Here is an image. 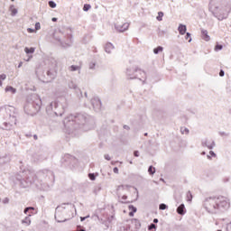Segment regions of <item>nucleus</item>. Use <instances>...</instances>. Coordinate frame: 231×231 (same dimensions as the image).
<instances>
[{
    "label": "nucleus",
    "mask_w": 231,
    "mask_h": 231,
    "mask_svg": "<svg viewBox=\"0 0 231 231\" xmlns=\"http://www.w3.org/2000/svg\"><path fill=\"white\" fill-rule=\"evenodd\" d=\"M204 207L207 210H228L230 200L223 196L208 198L204 201Z\"/></svg>",
    "instance_id": "obj_1"
},
{
    "label": "nucleus",
    "mask_w": 231,
    "mask_h": 231,
    "mask_svg": "<svg viewBox=\"0 0 231 231\" xmlns=\"http://www.w3.org/2000/svg\"><path fill=\"white\" fill-rule=\"evenodd\" d=\"M115 28L117 30V32H125L129 28V23L117 21L115 23Z\"/></svg>",
    "instance_id": "obj_2"
},
{
    "label": "nucleus",
    "mask_w": 231,
    "mask_h": 231,
    "mask_svg": "<svg viewBox=\"0 0 231 231\" xmlns=\"http://www.w3.org/2000/svg\"><path fill=\"white\" fill-rule=\"evenodd\" d=\"M178 30H179V33L180 35H185V33H187V26L186 25L180 24Z\"/></svg>",
    "instance_id": "obj_3"
},
{
    "label": "nucleus",
    "mask_w": 231,
    "mask_h": 231,
    "mask_svg": "<svg viewBox=\"0 0 231 231\" xmlns=\"http://www.w3.org/2000/svg\"><path fill=\"white\" fill-rule=\"evenodd\" d=\"M201 33H202V39H203L204 41H206V42L210 41V36H208V31H207V30H202Z\"/></svg>",
    "instance_id": "obj_4"
},
{
    "label": "nucleus",
    "mask_w": 231,
    "mask_h": 231,
    "mask_svg": "<svg viewBox=\"0 0 231 231\" xmlns=\"http://www.w3.org/2000/svg\"><path fill=\"white\" fill-rule=\"evenodd\" d=\"M177 212L180 215L183 216L185 214V205L181 204L180 206L178 207Z\"/></svg>",
    "instance_id": "obj_5"
},
{
    "label": "nucleus",
    "mask_w": 231,
    "mask_h": 231,
    "mask_svg": "<svg viewBox=\"0 0 231 231\" xmlns=\"http://www.w3.org/2000/svg\"><path fill=\"white\" fill-rule=\"evenodd\" d=\"M128 208L130 210L129 216H130V217H133L134 216V213L136 212V208H134V206H133V205H130L128 207Z\"/></svg>",
    "instance_id": "obj_6"
},
{
    "label": "nucleus",
    "mask_w": 231,
    "mask_h": 231,
    "mask_svg": "<svg viewBox=\"0 0 231 231\" xmlns=\"http://www.w3.org/2000/svg\"><path fill=\"white\" fill-rule=\"evenodd\" d=\"M113 44L111 43H106L105 46V51H106V53H111V50H113Z\"/></svg>",
    "instance_id": "obj_7"
},
{
    "label": "nucleus",
    "mask_w": 231,
    "mask_h": 231,
    "mask_svg": "<svg viewBox=\"0 0 231 231\" xmlns=\"http://www.w3.org/2000/svg\"><path fill=\"white\" fill-rule=\"evenodd\" d=\"M8 91H10L11 93L15 94L16 93V89L14 88V87H10V86H7L5 88V92L8 93Z\"/></svg>",
    "instance_id": "obj_8"
},
{
    "label": "nucleus",
    "mask_w": 231,
    "mask_h": 231,
    "mask_svg": "<svg viewBox=\"0 0 231 231\" xmlns=\"http://www.w3.org/2000/svg\"><path fill=\"white\" fill-rule=\"evenodd\" d=\"M24 51L25 53H35V48L33 47H31V48H28V47H25L24 48Z\"/></svg>",
    "instance_id": "obj_9"
},
{
    "label": "nucleus",
    "mask_w": 231,
    "mask_h": 231,
    "mask_svg": "<svg viewBox=\"0 0 231 231\" xmlns=\"http://www.w3.org/2000/svg\"><path fill=\"white\" fill-rule=\"evenodd\" d=\"M162 51H163V47H162V46H159V47L153 49V53H155V55H158V53H160Z\"/></svg>",
    "instance_id": "obj_10"
},
{
    "label": "nucleus",
    "mask_w": 231,
    "mask_h": 231,
    "mask_svg": "<svg viewBox=\"0 0 231 231\" xmlns=\"http://www.w3.org/2000/svg\"><path fill=\"white\" fill-rule=\"evenodd\" d=\"M22 223L23 224V225H26L27 226L30 225V223H32V220H30V217H25L23 221H22Z\"/></svg>",
    "instance_id": "obj_11"
},
{
    "label": "nucleus",
    "mask_w": 231,
    "mask_h": 231,
    "mask_svg": "<svg viewBox=\"0 0 231 231\" xmlns=\"http://www.w3.org/2000/svg\"><path fill=\"white\" fill-rule=\"evenodd\" d=\"M192 193L190 192V191H188L187 192V195H186V199H187V201H192Z\"/></svg>",
    "instance_id": "obj_12"
},
{
    "label": "nucleus",
    "mask_w": 231,
    "mask_h": 231,
    "mask_svg": "<svg viewBox=\"0 0 231 231\" xmlns=\"http://www.w3.org/2000/svg\"><path fill=\"white\" fill-rule=\"evenodd\" d=\"M84 12H88V10H91V5L89 4H85L83 6Z\"/></svg>",
    "instance_id": "obj_13"
},
{
    "label": "nucleus",
    "mask_w": 231,
    "mask_h": 231,
    "mask_svg": "<svg viewBox=\"0 0 231 231\" xmlns=\"http://www.w3.org/2000/svg\"><path fill=\"white\" fill-rule=\"evenodd\" d=\"M156 19H157V21H162V19H163V12H159Z\"/></svg>",
    "instance_id": "obj_14"
},
{
    "label": "nucleus",
    "mask_w": 231,
    "mask_h": 231,
    "mask_svg": "<svg viewBox=\"0 0 231 231\" xmlns=\"http://www.w3.org/2000/svg\"><path fill=\"white\" fill-rule=\"evenodd\" d=\"M6 79V75L5 74H1L0 75V87L3 86V80Z\"/></svg>",
    "instance_id": "obj_15"
},
{
    "label": "nucleus",
    "mask_w": 231,
    "mask_h": 231,
    "mask_svg": "<svg viewBox=\"0 0 231 231\" xmlns=\"http://www.w3.org/2000/svg\"><path fill=\"white\" fill-rule=\"evenodd\" d=\"M148 172L149 174H154V172H156V169L152 166H150L149 169H148Z\"/></svg>",
    "instance_id": "obj_16"
},
{
    "label": "nucleus",
    "mask_w": 231,
    "mask_h": 231,
    "mask_svg": "<svg viewBox=\"0 0 231 231\" xmlns=\"http://www.w3.org/2000/svg\"><path fill=\"white\" fill-rule=\"evenodd\" d=\"M10 10H11V15H15L17 14V10L15 9V7L11 6Z\"/></svg>",
    "instance_id": "obj_17"
},
{
    "label": "nucleus",
    "mask_w": 231,
    "mask_h": 231,
    "mask_svg": "<svg viewBox=\"0 0 231 231\" xmlns=\"http://www.w3.org/2000/svg\"><path fill=\"white\" fill-rule=\"evenodd\" d=\"M49 6L51 8H56L57 7V4H55V2H53V1H50L49 2Z\"/></svg>",
    "instance_id": "obj_18"
},
{
    "label": "nucleus",
    "mask_w": 231,
    "mask_h": 231,
    "mask_svg": "<svg viewBox=\"0 0 231 231\" xmlns=\"http://www.w3.org/2000/svg\"><path fill=\"white\" fill-rule=\"evenodd\" d=\"M60 207H58L56 208V214H55V217H59V216H60Z\"/></svg>",
    "instance_id": "obj_19"
},
{
    "label": "nucleus",
    "mask_w": 231,
    "mask_h": 231,
    "mask_svg": "<svg viewBox=\"0 0 231 231\" xmlns=\"http://www.w3.org/2000/svg\"><path fill=\"white\" fill-rule=\"evenodd\" d=\"M78 69H79V66L72 65V66L70 67V71H77Z\"/></svg>",
    "instance_id": "obj_20"
},
{
    "label": "nucleus",
    "mask_w": 231,
    "mask_h": 231,
    "mask_svg": "<svg viewBox=\"0 0 231 231\" xmlns=\"http://www.w3.org/2000/svg\"><path fill=\"white\" fill-rule=\"evenodd\" d=\"M88 178H89V180H91L92 181H95V180H96V177H95V174H94V173H89V174H88Z\"/></svg>",
    "instance_id": "obj_21"
},
{
    "label": "nucleus",
    "mask_w": 231,
    "mask_h": 231,
    "mask_svg": "<svg viewBox=\"0 0 231 231\" xmlns=\"http://www.w3.org/2000/svg\"><path fill=\"white\" fill-rule=\"evenodd\" d=\"M159 208H160V210H165V209L167 208V205H165V204H161V205L159 206Z\"/></svg>",
    "instance_id": "obj_22"
},
{
    "label": "nucleus",
    "mask_w": 231,
    "mask_h": 231,
    "mask_svg": "<svg viewBox=\"0 0 231 231\" xmlns=\"http://www.w3.org/2000/svg\"><path fill=\"white\" fill-rule=\"evenodd\" d=\"M186 41H189V42H190V41H192V39L190 38V33L189 32L186 33Z\"/></svg>",
    "instance_id": "obj_23"
},
{
    "label": "nucleus",
    "mask_w": 231,
    "mask_h": 231,
    "mask_svg": "<svg viewBox=\"0 0 231 231\" xmlns=\"http://www.w3.org/2000/svg\"><path fill=\"white\" fill-rule=\"evenodd\" d=\"M219 50H223V45H216L215 51H219Z\"/></svg>",
    "instance_id": "obj_24"
},
{
    "label": "nucleus",
    "mask_w": 231,
    "mask_h": 231,
    "mask_svg": "<svg viewBox=\"0 0 231 231\" xmlns=\"http://www.w3.org/2000/svg\"><path fill=\"white\" fill-rule=\"evenodd\" d=\"M35 30L36 31L41 30V23H35Z\"/></svg>",
    "instance_id": "obj_25"
},
{
    "label": "nucleus",
    "mask_w": 231,
    "mask_h": 231,
    "mask_svg": "<svg viewBox=\"0 0 231 231\" xmlns=\"http://www.w3.org/2000/svg\"><path fill=\"white\" fill-rule=\"evenodd\" d=\"M29 210H35V208H26L25 209H24V214H28V211Z\"/></svg>",
    "instance_id": "obj_26"
},
{
    "label": "nucleus",
    "mask_w": 231,
    "mask_h": 231,
    "mask_svg": "<svg viewBox=\"0 0 231 231\" xmlns=\"http://www.w3.org/2000/svg\"><path fill=\"white\" fill-rule=\"evenodd\" d=\"M152 228L156 229V225L152 224V225L149 226V230H152Z\"/></svg>",
    "instance_id": "obj_27"
},
{
    "label": "nucleus",
    "mask_w": 231,
    "mask_h": 231,
    "mask_svg": "<svg viewBox=\"0 0 231 231\" xmlns=\"http://www.w3.org/2000/svg\"><path fill=\"white\" fill-rule=\"evenodd\" d=\"M27 32H28L29 33H33V32H35V30L32 29V28H28V29H27Z\"/></svg>",
    "instance_id": "obj_28"
},
{
    "label": "nucleus",
    "mask_w": 231,
    "mask_h": 231,
    "mask_svg": "<svg viewBox=\"0 0 231 231\" xmlns=\"http://www.w3.org/2000/svg\"><path fill=\"white\" fill-rule=\"evenodd\" d=\"M134 156L138 158V156H140L139 152L138 151L134 152Z\"/></svg>",
    "instance_id": "obj_29"
},
{
    "label": "nucleus",
    "mask_w": 231,
    "mask_h": 231,
    "mask_svg": "<svg viewBox=\"0 0 231 231\" xmlns=\"http://www.w3.org/2000/svg\"><path fill=\"white\" fill-rule=\"evenodd\" d=\"M209 154H210V156H212L213 158H215V156H216V153H215L213 151H210V152H209Z\"/></svg>",
    "instance_id": "obj_30"
},
{
    "label": "nucleus",
    "mask_w": 231,
    "mask_h": 231,
    "mask_svg": "<svg viewBox=\"0 0 231 231\" xmlns=\"http://www.w3.org/2000/svg\"><path fill=\"white\" fill-rule=\"evenodd\" d=\"M219 76H220V77H225V71L220 70V72H219Z\"/></svg>",
    "instance_id": "obj_31"
},
{
    "label": "nucleus",
    "mask_w": 231,
    "mask_h": 231,
    "mask_svg": "<svg viewBox=\"0 0 231 231\" xmlns=\"http://www.w3.org/2000/svg\"><path fill=\"white\" fill-rule=\"evenodd\" d=\"M113 171H114L115 174H118V169L116 167H115Z\"/></svg>",
    "instance_id": "obj_32"
},
{
    "label": "nucleus",
    "mask_w": 231,
    "mask_h": 231,
    "mask_svg": "<svg viewBox=\"0 0 231 231\" xmlns=\"http://www.w3.org/2000/svg\"><path fill=\"white\" fill-rule=\"evenodd\" d=\"M105 158H106V160H111V157H109V155H105Z\"/></svg>",
    "instance_id": "obj_33"
},
{
    "label": "nucleus",
    "mask_w": 231,
    "mask_h": 231,
    "mask_svg": "<svg viewBox=\"0 0 231 231\" xmlns=\"http://www.w3.org/2000/svg\"><path fill=\"white\" fill-rule=\"evenodd\" d=\"M53 23H57V18H52Z\"/></svg>",
    "instance_id": "obj_34"
},
{
    "label": "nucleus",
    "mask_w": 231,
    "mask_h": 231,
    "mask_svg": "<svg viewBox=\"0 0 231 231\" xmlns=\"http://www.w3.org/2000/svg\"><path fill=\"white\" fill-rule=\"evenodd\" d=\"M153 223H158V218H155V219L153 220Z\"/></svg>",
    "instance_id": "obj_35"
},
{
    "label": "nucleus",
    "mask_w": 231,
    "mask_h": 231,
    "mask_svg": "<svg viewBox=\"0 0 231 231\" xmlns=\"http://www.w3.org/2000/svg\"><path fill=\"white\" fill-rule=\"evenodd\" d=\"M123 199H127V196H123Z\"/></svg>",
    "instance_id": "obj_36"
},
{
    "label": "nucleus",
    "mask_w": 231,
    "mask_h": 231,
    "mask_svg": "<svg viewBox=\"0 0 231 231\" xmlns=\"http://www.w3.org/2000/svg\"><path fill=\"white\" fill-rule=\"evenodd\" d=\"M80 219H81V221H84V219H86V217H81Z\"/></svg>",
    "instance_id": "obj_37"
},
{
    "label": "nucleus",
    "mask_w": 231,
    "mask_h": 231,
    "mask_svg": "<svg viewBox=\"0 0 231 231\" xmlns=\"http://www.w3.org/2000/svg\"><path fill=\"white\" fill-rule=\"evenodd\" d=\"M186 133H189V130L185 129Z\"/></svg>",
    "instance_id": "obj_38"
},
{
    "label": "nucleus",
    "mask_w": 231,
    "mask_h": 231,
    "mask_svg": "<svg viewBox=\"0 0 231 231\" xmlns=\"http://www.w3.org/2000/svg\"><path fill=\"white\" fill-rule=\"evenodd\" d=\"M202 154H205V152H202Z\"/></svg>",
    "instance_id": "obj_39"
},
{
    "label": "nucleus",
    "mask_w": 231,
    "mask_h": 231,
    "mask_svg": "<svg viewBox=\"0 0 231 231\" xmlns=\"http://www.w3.org/2000/svg\"><path fill=\"white\" fill-rule=\"evenodd\" d=\"M208 158H210V155H208Z\"/></svg>",
    "instance_id": "obj_40"
},
{
    "label": "nucleus",
    "mask_w": 231,
    "mask_h": 231,
    "mask_svg": "<svg viewBox=\"0 0 231 231\" xmlns=\"http://www.w3.org/2000/svg\"><path fill=\"white\" fill-rule=\"evenodd\" d=\"M11 1H14V0H11Z\"/></svg>",
    "instance_id": "obj_41"
}]
</instances>
